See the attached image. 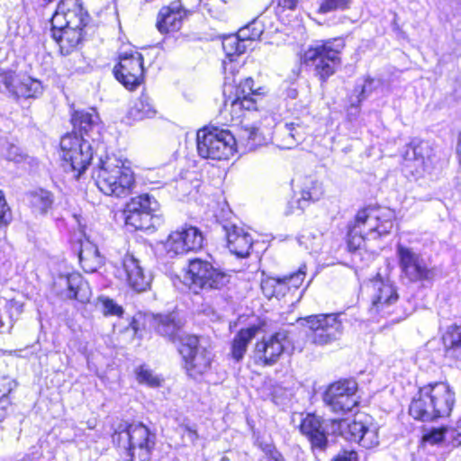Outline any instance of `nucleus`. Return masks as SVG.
Wrapping results in <instances>:
<instances>
[{
    "label": "nucleus",
    "mask_w": 461,
    "mask_h": 461,
    "mask_svg": "<svg viewBox=\"0 0 461 461\" xmlns=\"http://www.w3.org/2000/svg\"><path fill=\"white\" fill-rule=\"evenodd\" d=\"M42 91L43 86L40 80L29 76L20 75L14 98H37L42 94Z\"/></svg>",
    "instance_id": "obj_32"
},
{
    "label": "nucleus",
    "mask_w": 461,
    "mask_h": 461,
    "mask_svg": "<svg viewBox=\"0 0 461 461\" xmlns=\"http://www.w3.org/2000/svg\"><path fill=\"white\" fill-rule=\"evenodd\" d=\"M43 4L45 5H49L50 3H52L54 0H41Z\"/></svg>",
    "instance_id": "obj_60"
},
{
    "label": "nucleus",
    "mask_w": 461,
    "mask_h": 461,
    "mask_svg": "<svg viewBox=\"0 0 461 461\" xmlns=\"http://www.w3.org/2000/svg\"><path fill=\"white\" fill-rule=\"evenodd\" d=\"M83 28L68 26L55 29L51 26V36L59 43L62 53L68 54L83 38Z\"/></svg>",
    "instance_id": "obj_29"
},
{
    "label": "nucleus",
    "mask_w": 461,
    "mask_h": 461,
    "mask_svg": "<svg viewBox=\"0 0 461 461\" xmlns=\"http://www.w3.org/2000/svg\"><path fill=\"white\" fill-rule=\"evenodd\" d=\"M1 304L4 309V322L5 331H9L14 325V321L18 319L23 311V303L16 300H6L1 298Z\"/></svg>",
    "instance_id": "obj_37"
},
{
    "label": "nucleus",
    "mask_w": 461,
    "mask_h": 461,
    "mask_svg": "<svg viewBox=\"0 0 461 461\" xmlns=\"http://www.w3.org/2000/svg\"><path fill=\"white\" fill-rule=\"evenodd\" d=\"M221 229L224 231L230 252L238 258L248 257L253 244L251 235L235 224L228 223L222 225Z\"/></svg>",
    "instance_id": "obj_22"
},
{
    "label": "nucleus",
    "mask_w": 461,
    "mask_h": 461,
    "mask_svg": "<svg viewBox=\"0 0 461 461\" xmlns=\"http://www.w3.org/2000/svg\"><path fill=\"white\" fill-rule=\"evenodd\" d=\"M221 461H228V459L226 457H222Z\"/></svg>",
    "instance_id": "obj_63"
},
{
    "label": "nucleus",
    "mask_w": 461,
    "mask_h": 461,
    "mask_svg": "<svg viewBox=\"0 0 461 461\" xmlns=\"http://www.w3.org/2000/svg\"><path fill=\"white\" fill-rule=\"evenodd\" d=\"M88 14L83 9L79 0H61L53 14L50 23L55 29L84 28L87 23Z\"/></svg>",
    "instance_id": "obj_17"
},
{
    "label": "nucleus",
    "mask_w": 461,
    "mask_h": 461,
    "mask_svg": "<svg viewBox=\"0 0 461 461\" xmlns=\"http://www.w3.org/2000/svg\"><path fill=\"white\" fill-rule=\"evenodd\" d=\"M247 48L248 44L240 37L239 32L226 36L222 40V49L230 63L233 61V56L244 53Z\"/></svg>",
    "instance_id": "obj_38"
},
{
    "label": "nucleus",
    "mask_w": 461,
    "mask_h": 461,
    "mask_svg": "<svg viewBox=\"0 0 461 461\" xmlns=\"http://www.w3.org/2000/svg\"><path fill=\"white\" fill-rule=\"evenodd\" d=\"M17 387L14 379L9 376L0 377V411H5L11 405V393Z\"/></svg>",
    "instance_id": "obj_41"
},
{
    "label": "nucleus",
    "mask_w": 461,
    "mask_h": 461,
    "mask_svg": "<svg viewBox=\"0 0 461 461\" xmlns=\"http://www.w3.org/2000/svg\"><path fill=\"white\" fill-rule=\"evenodd\" d=\"M113 444L124 449L131 461H149L156 444V435L142 423H118L112 435Z\"/></svg>",
    "instance_id": "obj_3"
},
{
    "label": "nucleus",
    "mask_w": 461,
    "mask_h": 461,
    "mask_svg": "<svg viewBox=\"0 0 461 461\" xmlns=\"http://www.w3.org/2000/svg\"><path fill=\"white\" fill-rule=\"evenodd\" d=\"M187 11L179 2H172L167 6H163L158 14L157 28L162 33L176 32L182 27L183 20Z\"/></svg>",
    "instance_id": "obj_23"
},
{
    "label": "nucleus",
    "mask_w": 461,
    "mask_h": 461,
    "mask_svg": "<svg viewBox=\"0 0 461 461\" xmlns=\"http://www.w3.org/2000/svg\"><path fill=\"white\" fill-rule=\"evenodd\" d=\"M178 351L185 361V368L189 376L195 379L211 368L212 354L200 345L198 337L194 335L181 337Z\"/></svg>",
    "instance_id": "obj_9"
},
{
    "label": "nucleus",
    "mask_w": 461,
    "mask_h": 461,
    "mask_svg": "<svg viewBox=\"0 0 461 461\" xmlns=\"http://www.w3.org/2000/svg\"><path fill=\"white\" fill-rule=\"evenodd\" d=\"M333 461H358L357 453L354 450L340 451Z\"/></svg>",
    "instance_id": "obj_55"
},
{
    "label": "nucleus",
    "mask_w": 461,
    "mask_h": 461,
    "mask_svg": "<svg viewBox=\"0 0 461 461\" xmlns=\"http://www.w3.org/2000/svg\"><path fill=\"white\" fill-rule=\"evenodd\" d=\"M458 426L461 427V419L458 420Z\"/></svg>",
    "instance_id": "obj_64"
},
{
    "label": "nucleus",
    "mask_w": 461,
    "mask_h": 461,
    "mask_svg": "<svg viewBox=\"0 0 461 461\" xmlns=\"http://www.w3.org/2000/svg\"><path fill=\"white\" fill-rule=\"evenodd\" d=\"M131 325H132L133 330H135V331H136L137 330V327H136V321L135 320L133 321Z\"/></svg>",
    "instance_id": "obj_61"
},
{
    "label": "nucleus",
    "mask_w": 461,
    "mask_h": 461,
    "mask_svg": "<svg viewBox=\"0 0 461 461\" xmlns=\"http://www.w3.org/2000/svg\"><path fill=\"white\" fill-rule=\"evenodd\" d=\"M323 195L322 184L315 179L306 178L301 191V196L288 203L285 213L303 212L312 202L319 201Z\"/></svg>",
    "instance_id": "obj_25"
},
{
    "label": "nucleus",
    "mask_w": 461,
    "mask_h": 461,
    "mask_svg": "<svg viewBox=\"0 0 461 461\" xmlns=\"http://www.w3.org/2000/svg\"><path fill=\"white\" fill-rule=\"evenodd\" d=\"M95 420H88L87 421V427L90 429H94L95 428Z\"/></svg>",
    "instance_id": "obj_59"
},
{
    "label": "nucleus",
    "mask_w": 461,
    "mask_h": 461,
    "mask_svg": "<svg viewBox=\"0 0 461 461\" xmlns=\"http://www.w3.org/2000/svg\"><path fill=\"white\" fill-rule=\"evenodd\" d=\"M326 426V436L329 434H340L345 438V435L348 432V426L350 423H348L346 420L342 419H329L324 420Z\"/></svg>",
    "instance_id": "obj_46"
},
{
    "label": "nucleus",
    "mask_w": 461,
    "mask_h": 461,
    "mask_svg": "<svg viewBox=\"0 0 461 461\" xmlns=\"http://www.w3.org/2000/svg\"><path fill=\"white\" fill-rule=\"evenodd\" d=\"M357 384L351 379L339 380L331 384L323 394V401L331 411L345 414L358 403L356 393Z\"/></svg>",
    "instance_id": "obj_11"
},
{
    "label": "nucleus",
    "mask_w": 461,
    "mask_h": 461,
    "mask_svg": "<svg viewBox=\"0 0 461 461\" xmlns=\"http://www.w3.org/2000/svg\"><path fill=\"white\" fill-rule=\"evenodd\" d=\"M102 312L104 315L121 316L123 313L122 308L116 304L112 299L99 298Z\"/></svg>",
    "instance_id": "obj_48"
},
{
    "label": "nucleus",
    "mask_w": 461,
    "mask_h": 461,
    "mask_svg": "<svg viewBox=\"0 0 461 461\" xmlns=\"http://www.w3.org/2000/svg\"><path fill=\"white\" fill-rule=\"evenodd\" d=\"M240 138L246 141L245 146L248 150H253L263 142V138L259 129L254 125H247L242 130Z\"/></svg>",
    "instance_id": "obj_43"
},
{
    "label": "nucleus",
    "mask_w": 461,
    "mask_h": 461,
    "mask_svg": "<svg viewBox=\"0 0 461 461\" xmlns=\"http://www.w3.org/2000/svg\"><path fill=\"white\" fill-rule=\"evenodd\" d=\"M19 77V74L11 69H0V92L14 97Z\"/></svg>",
    "instance_id": "obj_40"
},
{
    "label": "nucleus",
    "mask_w": 461,
    "mask_h": 461,
    "mask_svg": "<svg viewBox=\"0 0 461 461\" xmlns=\"http://www.w3.org/2000/svg\"><path fill=\"white\" fill-rule=\"evenodd\" d=\"M276 278L274 277L264 279L261 282V289L266 297L269 299L276 297Z\"/></svg>",
    "instance_id": "obj_52"
},
{
    "label": "nucleus",
    "mask_w": 461,
    "mask_h": 461,
    "mask_svg": "<svg viewBox=\"0 0 461 461\" xmlns=\"http://www.w3.org/2000/svg\"><path fill=\"white\" fill-rule=\"evenodd\" d=\"M136 379L139 384H146L152 388L159 387L162 384V378L154 374V372L146 366H140L135 370Z\"/></svg>",
    "instance_id": "obj_42"
},
{
    "label": "nucleus",
    "mask_w": 461,
    "mask_h": 461,
    "mask_svg": "<svg viewBox=\"0 0 461 461\" xmlns=\"http://www.w3.org/2000/svg\"><path fill=\"white\" fill-rule=\"evenodd\" d=\"M352 0H323L319 6V14H328L349 8Z\"/></svg>",
    "instance_id": "obj_45"
},
{
    "label": "nucleus",
    "mask_w": 461,
    "mask_h": 461,
    "mask_svg": "<svg viewBox=\"0 0 461 461\" xmlns=\"http://www.w3.org/2000/svg\"><path fill=\"white\" fill-rule=\"evenodd\" d=\"M428 144L418 140H411L403 153V167L411 175H420L424 170L428 156Z\"/></svg>",
    "instance_id": "obj_24"
},
{
    "label": "nucleus",
    "mask_w": 461,
    "mask_h": 461,
    "mask_svg": "<svg viewBox=\"0 0 461 461\" xmlns=\"http://www.w3.org/2000/svg\"><path fill=\"white\" fill-rule=\"evenodd\" d=\"M305 269L306 267L302 266L297 272L293 273L290 276H284V279L285 280L287 286H290V289H297L301 286L305 277Z\"/></svg>",
    "instance_id": "obj_49"
},
{
    "label": "nucleus",
    "mask_w": 461,
    "mask_h": 461,
    "mask_svg": "<svg viewBox=\"0 0 461 461\" xmlns=\"http://www.w3.org/2000/svg\"><path fill=\"white\" fill-rule=\"evenodd\" d=\"M122 267L126 274L129 285L136 292L146 291L151 283V276L145 274L140 261L132 255H126L122 260Z\"/></svg>",
    "instance_id": "obj_26"
},
{
    "label": "nucleus",
    "mask_w": 461,
    "mask_h": 461,
    "mask_svg": "<svg viewBox=\"0 0 461 461\" xmlns=\"http://www.w3.org/2000/svg\"><path fill=\"white\" fill-rule=\"evenodd\" d=\"M397 256L402 272L410 282L430 281L435 277V269L429 267L425 259L412 249L399 244Z\"/></svg>",
    "instance_id": "obj_13"
},
{
    "label": "nucleus",
    "mask_w": 461,
    "mask_h": 461,
    "mask_svg": "<svg viewBox=\"0 0 461 461\" xmlns=\"http://www.w3.org/2000/svg\"><path fill=\"white\" fill-rule=\"evenodd\" d=\"M311 330L308 335L312 343L324 346L339 339L343 332L342 322L337 314L311 315L304 319Z\"/></svg>",
    "instance_id": "obj_12"
},
{
    "label": "nucleus",
    "mask_w": 461,
    "mask_h": 461,
    "mask_svg": "<svg viewBox=\"0 0 461 461\" xmlns=\"http://www.w3.org/2000/svg\"><path fill=\"white\" fill-rule=\"evenodd\" d=\"M373 295L370 311L382 315L392 313L391 307L397 302L398 294L395 288L382 280L372 282Z\"/></svg>",
    "instance_id": "obj_21"
},
{
    "label": "nucleus",
    "mask_w": 461,
    "mask_h": 461,
    "mask_svg": "<svg viewBox=\"0 0 461 461\" xmlns=\"http://www.w3.org/2000/svg\"><path fill=\"white\" fill-rule=\"evenodd\" d=\"M157 110L150 97L146 94H141L129 110V116L135 121L151 118L155 116Z\"/></svg>",
    "instance_id": "obj_35"
},
{
    "label": "nucleus",
    "mask_w": 461,
    "mask_h": 461,
    "mask_svg": "<svg viewBox=\"0 0 461 461\" xmlns=\"http://www.w3.org/2000/svg\"><path fill=\"white\" fill-rule=\"evenodd\" d=\"M444 429H432L428 434L424 436V439L431 444H438L444 439Z\"/></svg>",
    "instance_id": "obj_54"
},
{
    "label": "nucleus",
    "mask_w": 461,
    "mask_h": 461,
    "mask_svg": "<svg viewBox=\"0 0 461 461\" xmlns=\"http://www.w3.org/2000/svg\"><path fill=\"white\" fill-rule=\"evenodd\" d=\"M5 158L9 161L20 163L24 160L25 155L22 152L19 147L9 144L5 153Z\"/></svg>",
    "instance_id": "obj_51"
},
{
    "label": "nucleus",
    "mask_w": 461,
    "mask_h": 461,
    "mask_svg": "<svg viewBox=\"0 0 461 461\" xmlns=\"http://www.w3.org/2000/svg\"><path fill=\"white\" fill-rule=\"evenodd\" d=\"M455 402V393L448 384H429L420 388L410 404L409 413L415 420L430 421L449 416Z\"/></svg>",
    "instance_id": "obj_1"
},
{
    "label": "nucleus",
    "mask_w": 461,
    "mask_h": 461,
    "mask_svg": "<svg viewBox=\"0 0 461 461\" xmlns=\"http://www.w3.org/2000/svg\"><path fill=\"white\" fill-rule=\"evenodd\" d=\"M345 438L357 442L363 447L372 448L378 445V431L374 426L368 427L362 421L354 420L348 426Z\"/></svg>",
    "instance_id": "obj_27"
},
{
    "label": "nucleus",
    "mask_w": 461,
    "mask_h": 461,
    "mask_svg": "<svg viewBox=\"0 0 461 461\" xmlns=\"http://www.w3.org/2000/svg\"><path fill=\"white\" fill-rule=\"evenodd\" d=\"M395 212L389 208H364L357 212L354 222L349 225L348 246L359 248L366 235L376 232L384 236L391 232L393 227Z\"/></svg>",
    "instance_id": "obj_4"
},
{
    "label": "nucleus",
    "mask_w": 461,
    "mask_h": 461,
    "mask_svg": "<svg viewBox=\"0 0 461 461\" xmlns=\"http://www.w3.org/2000/svg\"><path fill=\"white\" fill-rule=\"evenodd\" d=\"M236 140L233 134L223 129L204 127L196 134L198 155L206 159H229L235 152Z\"/></svg>",
    "instance_id": "obj_5"
},
{
    "label": "nucleus",
    "mask_w": 461,
    "mask_h": 461,
    "mask_svg": "<svg viewBox=\"0 0 461 461\" xmlns=\"http://www.w3.org/2000/svg\"><path fill=\"white\" fill-rule=\"evenodd\" d=\"M99 144H94L76 132L68 133L60 140L61 157L65 162V169L74 173L78 178L86 171L93 158V150Z\"/></svg>",
    "instance_id": "obj_6"
},
{
    "label": "nucleus",
    "mask_w": 461,
    "mask_h": 461,
    "mask_svg": "<svg viewBox=\"0 0 461 461\" xmlns=\"http://www.w3.org/2000/svg\"><path fill=\"white\" fill-rule=\"evenodd\" d=\"M78 258L82 268L87 273L95 272L103 266V257L96 245L87 240L81 242Z\"/></svg>",
    "instance_id": "obj_30"
},
{
    "label": "nucleus",
    "mask_w": 461,
    "mask_h": 461,
    "mask_svg": "<svg viewBox=\"0 0 461 461\" xmlns=\"http://www.w3.org/2000/svg\"><path fill=\"white\" fill-rule=\"evenodd\" d=\"M290 290V286H287L285 280L283 278H276V297H283Z\"/></svg>",
    "instance_id": "obj_56"
},
{
    "label": "nucleus",
    "mask_w": 461,
    "mask_h": 461,
    "mask_svg": "<svg viewBox=\"0 0 461 461\" xmlns=\"http://www.w3.org/2000/svg\"><path fill=\"white\" fill-rule=\"evenodd\" d=\"M203 237L201 230L194 226H184L173 231L166 242L168 253L180 255L203 247Z\"/></svg>",
    "instance_id": "obj_18"
},
{
    "label": "nucleus",
    "mask_w": 461,
    "mask_h": 461,
    "mask_svg": "<svg viewBox=\"0 0 461 461\" xmlns=\"http://www.w3.org/2000/svg\"><path fill=\"white\" fill-rule=\"evenodd\" d=\"M297 132L293 124H286L285 129V136L286 139V143L283 146L285 149H291L293 146L296 145L298 142V139L296 137Z\"/></svg>",
    "instance_id": "obj_53"
},
{
    "label": "nucleus",
    "mask_w": 461,
    "mask_h": 461,
    "mask_svg": "<svg viewBox=\"0 0 461 461\" xmlns=\"http://www.w3.org/2000/svg\"><path fill=\"white\" fill-rule=\"evenodd\" d=\"M442 339L446 355L461 360V326H450Z\"/></svg>",
    "instance_id": "obj_33"
},
{
    "label": "nucleus",
    "mask_w": 461,
    "mask_h": 461,
    "mask_svg": "<svg viewBox=\"0 0 461 461\" xmlns=\"http://www.w3.org/2000/svg\"><path fill=\"white\" fill-rule=\"evenodd\" d=\"M301 432L307 437L312 451L323 453L329 447L325 420L314 414H307L300 425Z\"/></svg>",
    "instance_id": "obj_20"
},
{
    "label": "nucleus",
    "mask_w": 461,
    "mask_h": 461,
    "mask_svg": "<svg viewBox=\"0 0 461 461\" xmlns=\"http://www.w3.org/2000/svg\"><path fill=\"white\" fill-rule=\"evenodd\" d=\"M339 55V50L333 47L332 42L315 43L304 51L302 61L313 68L315 75L321 82H326L340 65Z\"/></svg>",
    "instance_id": "obj_7"
},
{
    "label": "nucleus",
    "mask_w": 461,
    "mask_h": 461,
    "mask_svg": "<svg viewBox=\"0 0 461 461\" xmlns=\"http://www.w3.org/2000/svg\"><path fill=\"white\" fill-rule=\"evenodd\" d=\"M158 202L148 194L132 197L124 209L125 223L135 230L155 229L161 222L158 215L154 214Z\"/></svg>",
    "instance_id": "obj_8"
},
{
    "label": "nucleus",
    "mask_w": 461,
    "mask_h": 461,
    "mask_svg": "<svg viewBox=\"0 0 461 461\" xmlns=\"http://www.w3.org/2000/svg\"><path fill=\"white\" fill-rule=\"evenodd\" d=\"M113 73L116 79L125 87L135 88L143 79L142 55L137 51L121 53L119 64L114 67Z\"/></svg>",
    "instance_id": "obj_14"
},
{
    "label": "nucleus",
    "mask_w": 461,
    "mask_h": 461,
    "mask_svg": "<svg viewBox=\"0 0 461 461\" xmlns=\"http://www.w3.org/2000/svg\"><path fill=\"white\" fill-rule=\"evenodd\" d=\"M69 298L76 299L81 303L86 302L89 299V287L77 273L70 274L66 278Z\"/></svg>",
    "instance_id": "obj_34"
},
{
    "label": "nucleus",
    "mask_w": 461,
    "mask_h": 461,
    "mask_svg": "<svg viewBox=\"0 0 461 461\" xmlns=\"http://www.w3.org/2000/svg\"><path fill=\"white\" fill-rule=\"evenodd\" d=\"M456 152L459 158V163L461 165V136L458 138V142L456 146Z\"/></svg>",
    "instance_id": "obj_58"
},
{
    "label": "nucleus",
    "mask_w": 461,
    "mask_h": 461,
    "mask_svg": "<svg viewBox=\"0 0 461 461\" xmlns=\"http://www.w3.org/2000/svg\"><path fill=\"white\" fill-rule=\"evenodd\" d=\"M93 177L103 194L117 198L130 195L136 185L132 169L115 156L100 158Z\"/></svg>",
    "instance_id": "obj_2"
},
{
    "label": "nucleus",
    "mask_w": 461,
    "mask_h": 461,
    "mask_svg": "<svg viewBox=\"0 0 461 461\" xmlns=\"http://www.w3.org/2000/svg\"><path fill=\"white\" fill-rule=\"evenodd\" d=\"M240 37L247 44L248 41L258 40L263 33V25L260 22L255 20L238 32Z\"/></svg>",
    "instance_id": "obj_44"
},
{
    "label": "nucleus",
    "mask_w": 461,
    "mask_h": 461,
    "mask_svg": "<svg viewBox=\"0 0 461 461\" xmlns=\"http://www.w3.org/2000/svg\"><path fill=\"white\" fill-rule=\"evenodd\" d=\"M289 345L288 331L281 329L256 343L255 357L264 366H273Z\"/></svg>",
    "instance_id": "obj_15"
},
{
    "label": "nucleus",
    "mask_w": 461,
    "mask_h": 461,
    "mask_svg": "<svg viewBox=\"0 0 461 461\" xmlns=\"http://www.w3.org/2000/svg\"><path fill=\"white\" fill-rule=\"evenodd\" d=\"M298 0H279L278 5L284 8L294 10L297 5Z\"/></svg>",
    "instance_id": "obj_57"
},
{
    "label": "nucleus",
    "mask_w": 461,
    "mask_h": 461,
    "mask_svg": "<svg viewBox=\"0 0 461 461\" xmlns=\"http://www.w3.org/2000/svg\"><path fill=\"white\" fill-rule=\"evenodd\" d=\"M380 85L379 81L367 77L364 79V83L360 86H356L354 93L355 98H351L350 109L355 110L354 115L358 113V109L361 103L366 100Z\"/></svg>",
    "instance_id": "obj_36"
},
{
    "label": "nucleus",
    "mask_w": 461,
    "mask_h": 461,
    "mask_svg": "<svg viewBox=\"0 0 461 461\" xmlns=\"http://www.w3.org/2000/svg\"><path fill=\"white\" fill-rule=\"evenodd\" d=\"M254 81L252 78H246L240 82L235 88L234 95H230L224 101L225 108H230V112L234 118L242 116V111L257 110V103L261 94L258 90L253 88Z\"/></svg>",
    "instance_id": "obj_16"
},
{
    "label": "nucleus",
    "mask_w": 461,
    "mask_h": 461,
    "mask_svg": "<svg viewBox=\"0 0 461 461\" xmlns=\"http://www.w3.org/2000/svg\"><path fill=\"white\" fill-rule=\"evenodd\" d=\"M262 451L271 461H285L283 455L270 443H260Z\"/></svg>",
    "instance_id": "obj_50"
},
{
    "label": "nucleus",
    "mask_w": 461,
    "mask_h": 461,
    "mask_svg": "<svg viewBox=\"0 0 461 461\" xmlns=\"http://www.w3.org/2000/svg\"><path fill=\"white\" fill-rule=\"evenodd\" d=\"M259 330V327L253 325L247 329L240 330L233 339L231 343V357L240 362L243 359L247 351L249 343L255 338Z\"/></svg>",
    "instance_id": "obj_31"
},
{
    "label": "nucleus",
    "mask_w": 461,
    "mask_h": 461,
    "mask_svg": "<svg viewBox=\"0 0 461 461\" xmlns=\"http://www.w3.org/2000/svg\"><path fill=\"white\" fill-rule=\"evenodd\" d=\"M185 279L195 288L221 289L230 282V276L200 258L190 260Z\"/></svg>",
    "instance_id": "obj_10"
},
{
    "label": "nucleus",
    "mask_w": 461,
    "mask_h": 461,
    "mask_svg": "<svg viewBox=\"0 0 461 461\" xmlns=\"http://www.w3.org/2000/svg\"><path fill=\"white\" fill-rule=\"evenodd\" d=\"M74 130H78L79 137H85L94 144H100L103 140L102 125L95 109L76 111L71 118Z\"/></svg>",
    "instance_id": "obj_19"
},
{
    "label": "nucleus",
    "mask_w": 461,
    "mask_h": 461,
    "mask_svg": "<svg viewBox=\"0 0 461 461\" xmlns=\"http://www.w3.org/2000/svg\"><path fill=\"white\" fill-rule=\"evenodd\" d=\"M152 325L159 335L167 338L172 342L178 340L179 345L181 337L186 335L182 334L181 325L174 314L157 315L153 318Z\"/></svg>",
    "instance_id": "obj_28"
},
{
    "label": "nucleus",
    "mask_w": 461,
    "mask_h": 461,
    "mask_svg": "<svg viewBox=\"0 0 461 461\" xmlns=\"http://www.w3.org/2000/svg\"><path fill=\"white\" fill-rule=\"evenodd\" d=\"M13 215L3 190H0V229L6 228L12 221Z\"/></svg>",
    "instance_id": "obj_47"
},
{
    "label": "nucleus",
    "mask_w": 461,
    "mask_h": 461,
    "mask_svg": "<svg viewBox=\"0 0 461 461\" xmlns=\"http://www.w3.org/2000/svg\"><path fill=\"white\" fill-rule=\"evenodd\" d=\"M223 67H224V70L226 71L227 70V63H226V61H223Z\"/></svg>",
    "instance_id": "obj_62"
},
{
    "label": "nucleus",
    "mask_w": 461,
    "mask_h": 461,
    "mask_svg": "<svg viewBox=\"0 0 461 461\" xmlns=\"http://www.w3.org/2000/svg\"><path fill=\"white\" fill-rule=\"evenodd\" d=\"M30 196L32 208L41 214L46 213L53 204V195L47 190H36L32 192Z\"/></svg>",
    "instance_id": "obj_39"
}]
</instances>
